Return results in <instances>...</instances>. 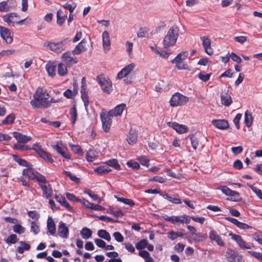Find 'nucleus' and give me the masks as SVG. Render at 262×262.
Here are the masks:
<instances>
[{
  "instance_id": "47",
  "label": "nucleus",
  "mask_w": 262,
  "mask_h": 262,
  "mask_svg": "<svg viewBox=\"0 0 262 262\" xmlns=\"http://www.w3.org/2000/svg\"><path fill=\"white\" fill-rule=\"evenodd\" d=\"M85 193L88 194L94 201L100 203L102 201L101 199L93 191L88 189L85 191Z\"/></svg>"
},
{
  "instance_id": "48",
  "label": "nucleus",
  "mask_w": 262,
  "mask_h": 262,
  "mask_svg": "<svg viewBox=\"0 0 262 262\" xmlns=\"http://www.w3.org/2000/svg\"><path fill=\"white\" fill-rule=\"evenodd\" d=\"M70 115L72 118V123L74 125L75 123V122L77 120V113L76 106H73L70 110Z\"/></svg>"
},
{
  "instance_id": "16",
  "label": "nucleus",
  "mask_w": 262,
  "mask_h": 262,
  "mask_svg": "<svg viewBox=\"0 0 262 262\" xmlns=\"http://www.w3.org/2000/svg\"><path fill=\"white\" fill-rule=\"evenodd\" d=\"M167 125L173 128L177 133L183 134L188 131V127L185 125L180 124L176 122H169Z\"/></svg>"
},
{
  "instance_id": "18",
  "label": "nucleus",
  "mask_w": 262,
  "mask_h": 262,
  "mask_svg": "<svg viewBox=\"0 0 262 262\" xmlns=\"http://www.w3.org/2000/svg\"><path fill=\"white\" fill-rule=\"evenodd\" d=\"M228 90H224V92L221 95V103L226 106H229L232 102V98L230 94H228Z\"/></svg>"
},
{
  "instance_id": "37",
  "label": "nucleus",
  "mask_w": 262,
  "mask_h": 262,
  "mask_svg": "<svg viewBox=\"0 0 262 262\" xmlns=\"http://www.w3.org/2000/svg\"><path fill=\"white\" fill-rule=\"evenodd\" d=\"M111 171V169L106 164L101 165L94 169V171L99 174L106 173Z\"/></svg>"
},
{
  "instance_id": "14",
  "label": "nucleus",
  "mask_w": 262,
  "mask_h": 262,
  "mask_svg": "<svg viewBox=\"0 0 262 262\" xmlns=\"http://www.w3.org/2000/svg\"><path fill=\"white\" fill-rule=\"evenodd\" d=\"M135 64L131 63L123 68L117 74V78L120 79L126 77L130 72L134 70Z\"/></svg>"
},
{
  "instance_id": "28",
  "label": "nucleus",
  "mask_w": 262,
  "mask_h": 262,
  "mask_svg": "<svg viewBox=\"0 0 262 262\" xmlns=\"http://www.w3.org/2000/svg\"><path fill=\"white\" fill-rule=\"evenodd\" d=\"M53 147L54 150L57 151L58 153L61 155L63 157L66 159H70V155L66 152V149L59 145L58 142L56 145H54Z\"/></svg>"
},
{
  "instance_id": "52",
  "label": "nucleus",
  "mask_w": 262,
  "mask_h": 262,
  "mask_svg": "<svg viewBox=\"0 0 262 262\" xmlns=\"http://www.w3.org/2000/svg\"><path fill=\"white\" fill-rule=\"evenodd\" d=\"M147 244V241L143 239L138 242L136 244V248L138 250H142L146 248Z\"/></svg>"
},
{
  "instance_id": "23",
  "label": "nucleus",
  "mask_w": 262,
  "mask_h": 262,
  "mask_svg": "<svg viewBox=\"0 0 262 262\" xmlns=\"http://www.w3.org/2000/svg\"><path fill=\"white\" fill-rule=\"evenodd\" d=\"M209 237L210 240L215 241L219 246H224L225 245L224 242L215 231L211 230L209 232Z\"/></svg>"
},
{
  "instance_id": "59",
  "label": "nucleus",
  "mask_w": 262,
  "mask_h": 262,
  "mask_svg": "<svg viewBox=\"0 0 262 262\" xmlns=\"http://www.w3.org/2000/svg\"><path fill=\"white\" fill-rule=\"evenodd\" d=\"M138 160L142 165L148 167L149 165V159L146 156H141L139 157Z\"/></svg>"
},
{
  "instance_id": "49",
  "label": "nucleus",
  "mask_w": 262,
  "mask_h": 262,
  "mask_svg": "<svg viewBox=\"0 0 262 262\" xmlns=\"http://www.w3.org/2000/svg\"><path fill=\"white\" fill-rule=\"evenodd\" d=\"M24 143H17L13 145V148L19 151H25L31 149L28 146L25 145Z\"/></svg>"
},
{
  "instance_id": "60",
  "label": "nucleus",
  "mask_w": 262,
  "mask_h": 262,
  "mask_svg": "<svg viewBox=\"0 0 262 262\" xmlns=\"http://www.w3.org/2000/svg\"><path fill=\"white\" fill-rule=\"evenodd\" d=\"M248 186L251 188L252 191L257 195V196L261 200H262V192L260 189L256 187H254L251 184H247Z\"/></svg>"
},
{
  "instance_id": "12",
  "label": "nucleus",
  "mask_w": 262,
  "mask_h": 262,
  "mask_svg": "<svg viewBox=\"0 0 262 262\" xmlns=\"http://www.w3.org/2000/svg\"><path fill=\"white\" fill-rule=\"evenodd\" d=\"M229 235L231 237V239L234 241L242 249H250V246L248 245L245 241H244L242 237L237 234L232 233H229Z\"/></svg>"
},
{
  "instance_id": "6",
  "label": "nucleus",
  "mask_w": 262,
  "mask_h": 262,
  "mask_svg": "<svg viewBox=\"0 0 262 262\" xmlns=\"http://www.w3.org/2000/svg\"><path fill=\"white\" fill-rule=\"evenodd\" d=\"M97 80L103 92L110 94L112 91V83L109 79L103 75H99L97 76Z\"/></svg>"
},
{
  "instance_id": "62",
  "label": "nucleus",
  "mask_w": 262,
  "mask_h": 262,
  "mask_svg": "<svg viewBox=\"0 0 262 262\" xmlns=\"http://www.w3.org/2000/svg\"><path fill=\"white\" fill-rule=\"evenodd\" d=\"M242 117V115L240 113L237 114L233 119V122L237 129L240 128L239 121Z\"/></svg>"
},
{
  "instance_id": "56",
  "label": "nucleus",
  "mask_w": 262,
  "mask_h": 262,
  "mask_svg": "<svg viewBox=\"0 0 262 262\" xmlns=\"http://www.w3.org/2000/svg\"><path fill=\"white\" fill-rule=\"evenodd\" d=\"M63 172L65 173L71 181H74L76 183H79L80 182V179L76 176L73 175L70 171L64 170Z\"/></svg>"
},
{
  "instance_id": "42",
  "label": "nucleus",
  "mask_w": 262,
  "mask_h": 262,
  "mask_svg": "<svg viewBox=\"0 0 262 262\" xmlns=\"http://www.w3.org/2000/svg\"><path fill=\"white\" fill-rule=\"evenodd\" d=\"M77 94V90L74 88L73 91L70 89H67L64 92L63 96L68 99H73Z\"/></svg>"
},
{
  "instance_id": "43",
  "label": "nucleus",
  "mask_w": 262,
  "mask_h": 262,
  "mask_svg": "<svg viewBox=\"0 0 262 262\" xmlns=\"http://www.w3.org/2000/svg\"><path fill=\"white\" fill-rule=\"evenodd\" d=\"M80 234L83 238L86 239L91 237L92 231L90 229L84 227L80 231Z\"/></svg>"
},
{
  "instance_id": "8",
  "label": "nucleus",
  "mask_w": 262,
  "mask_h": 262,
  "mask_svg": "<svg viewBox=\"0 0 262 262\" xmlns=\"http://www.w3.org/2000/svg\"><path fill=\"white\" fill-rule=\"evenodd\" d=\"M100 119L102 122V128L105 133L108 132L112 125V120L111 116L108 112H102L100 115Z\"/></svg>"
},
{
  "instance_id": "2",
  "label": "nucleus",
  "mask_w": 262,
  "mask_h": 262,
  "mask_svg": "<svg viewBox=\"0 0 262 262\" xmlns=\"http://www.w3.org/2000/svg\"><path fill=\"white\" fill-rule=\"evenodd\" d=\"M179 36V29L176 26H172L167 31L165 36L163 42L165 48L174 46Z\"/></svg>"
},
{
  "instance_id": "63",
  "label": "nucleus",
  "mask_w": 262,
  "mask_h": 262,
  "mask_svg": "<svg viewBox=\"0 0 262 262\" xmlns=\"http://www.w3.org/2000/svg\"><path fill=\"white\" fill-rule=\"evenodd\" d=\"M126 164L128 167H132L133 169H138L140 168L139 164L138 162L134 161L133 160L128 161L127 162Z\"/></svg>"
},
{
  "instance_id": "33",
  "label": "nucleus",
  "mask_w": 262,
  "mask_h": 262,
  "mask_svg": "<svg viewBox=\"0 0 262 262\" xmlns=\"http://www.w3.org/2000/svg\"><path fill=\"white\" fill-rule=\"evenodd\" d=\"M20 246H18L16 248V251L19 254H23L25 250H29L31 248V246L28 243L24 241H20Z\"/></svg>"
},
{
  "instance_id": "15",
  "label": "nucleus",
  "mask_w": 262,
  "mask_h": 262,
  "mask_svg": "<svg viewBox=\"0 0 262 262\" xmlns=\"http://www.w3.org/2000/svg\"><path fill=\"white\" fill-rule=\"evenodd\" d=\"M39 186L42 190L43 194L47 199H49L53 194V190L51 185L48 183L46 179L45 182H40L38 183Z\"/></svg>"
},
{
  "instance_id": "40",
  "label": "nucleus",
  "mask_w": 262,
  "mask_h": 262,
  "mask_svg": "<svg viewBox=\"0 0 262 262\" xmlns=\"http://www.w3.org/2000/svg\"><path fill=\"white\" fill-rule=\"evenodd\" d=\"M188 56L187 52H181L179 53L171 61L172 63H179L186 59Z\"/></svg>"
},
{
  "instance_id": "19",
  "label": "nucleus",
  "mask_w": 262,
  "mask_h": 262,
  "mask_svg": "<svg viewBox=\"0 0 262 262\" xmlns=\"http://www.w3.org/2000/svg\"><path fill=\"white\" fill-rule=\"evenodd\" d=\"M125 108V104L121 103L117 105L114 109L110 110L108 113L112 117L121 116Z\"/></svg>"
},
{
  "instance_id": "46",
  "label": "nucleus",
  "mask_w": 262,
  "mask_h": 262,
  "mask_svg": "<svg viewBox=\"0 0 262 262\" xmlns=\"http://www.w3.org/2000/svg\"><path fill=\"white\" fill-rule=\"evenodd\" d=\"M77 6V4L75 2H72L71 3H66L63 5V7L68 10L70 11V13H72Z\"/></svg>"
},
{
  "instance_id": "26",
  "label": "nucleus",
  "mask_w": 262,
  "mask_h": 262,
  "mask_svg": "<svg viewBox=\"0 0 262 262\" xmlns=\"http://www.w3.org/2000/svg\"><path fill=\"white\" fill-rule=\"evenodd\" d=\"M138 135L135 129L131 128L128 133L127 141L129 144L134 145L137 142Z\"/></svg>"
},
{
  "instance_id": "10",
  "label": "nucleus",
  "mask_w": 262,
  "mask_h": 262,
  "mask_svg": "<svg viewBox=\"0 0 262 262\" xmlns=\"http://www.w3.org/2000/svg\"><path fill=\"white\" fill-rule=\"evenodd\" d=\"M0 35L1 37L7 43H11L13 41V33L8 28L0 26Z\"/></svg>"
},
{
  "instance_id": "44",
  "label": "nucleus",
  "mask_w": 262,
  "mask_h": 262,
  "mask_svg": "<svg viewBox=\"0 0 262 262\" xmlns=\"http://www.w3.org/2000/svg\"><path fill=\"white\" fill-rule=\"evenodd\" d=\"M253 122V117L251 113L246 111L245 113V123L247 127H249L251 126Z\"/></svg>"
},
{
  "instance_id": "9",
  "label": "nucleus",
  "mask_w": 262,
  "mask_h": 262,
  "mask_svg": "<svg viewBox=\"0 0 262 262\" xmlns=\"http://www.w3.org/2000/svg\"><path fill=\"white\" fill-rule=\"evenodd\" d=\"M226 257L228 262H242V256L237 251L228 248L226 252Z\"/></svg>"
},
{
  "instance_id": "32",
  "label": "nucleus",
  "mask_w": 262,
  "mask_h": 262,
  "mask_svg": "<svg viewBox=\"0 0 262 262\" xmlns=\"http://www.w3.org/2000/svg\"><path fill=\"white\" fill-rule=\"evenodd\" d=\"M12 157L13 160L20 166L26 167V168H28L32 165L26 160L19 158L17 155H13Z\"/></svg>"
},
{
  "instance_id": "17",
  "label": "nucleus",
  "mask_w": 262,
  "mask_h": 262,
  "mask_svg": "<svg viewBox=\"0 0 262 262\" xmlns=\"http://www.w3.org/2000/svg\"><path fill=\"white\" fill-rule=\"evenodd\" d=\"M211 123L215 127L220 129H226L229 127L228 122L225 119H213Z\"/></svg>"
},
{
  "instance_id": "35",
  "label": "nucleus",
  "mask_w": 262,
  "mask_h": 262,
  "mask_svg": "<svg viewBox=\"0 0 262 262\" xmlns=\"http://www.w3.org/2000/svg\"><path fill=\"white\" fill-rule=\"evenodd\" d=\"M81 98L82 100L84 105L85 108V110L87 111V108L88 105H89V96L88 92L86 91V89L81 90Z\"/></svg>"
},
{
  "instance_id": "36",
  "label": "nucleus",
  "mask_w": 262,
  "mask_h": 262,
  "mask_svg": "<svg viewBox=\"0 0 262 262\" xmlns=\"http://www.w3.org/2000/svg\"><path fill=\"white\" fill-rule=\"evenodd\" d=\"M106 166L108 167H112L116 170H120L121 169V166L118 163V161L116 159H112L106 161L104 163Z\"/></svg>"
},
{
  "instance_id": "31",
  "label": "nucleus",
  "mask_w": 262,
  "mask_h": 262,
  "mask_svg": "<svg viewBox=\"0 0 262 262\" xmlns=\"http://www.w3.org/2000/svg\"><path fill=\"white\" fill-rule=\"evenodd\" d=\"M67 18V14H64L61 10L59 9L57 11V24L59 26H61L63 24Z\"/></svg>"
},
{
  "instance_id": "39",
  "label": "nucleus",
  "mask_w": 262,
  "mask_h": 262,
  "mask_svg": "<svg viewBox=\"0 0 262 262\" xmlns=\"http://www.w3.org/2000/svg\"><path fill=\"white\" fill-rule=\"evenodd\" d=\"M67 66L64 63H59L58 65L57 71L58 74L60 76H64L68 73Z\"/></svg>"
},
{
  "instance_id": "50",
  "label": "nucleus",
  "mask_w": 262,
  "mask_h": 262,
  "mask_svg": "<svg viewBox=\"0 0 262 262\" xmlns=\"http://www.w3.org/2000/svg\"><path fill=\"white\" fill-rule=\"evenodd\" d=\"M13 231L17 234H23L25 231V228L20 224H15L13 226Z\"/></svg>"
},
{
  "instance_id": "45",
  "label": "nucleus",
  "mask_w": 262,
  "mask_h": 262,
  "mask_svg": "<svg viewBox=\"0 0 262 262\" xmlns=\"http://www.w3.org/2000/svg\"><path fill=\"white\" fill-rule=\"evenodd\" d=\"M15 118V116L14 114L12 113L10 115H8L5 119H4L2 123L3 124H10L13 123L14 119Z\"/></svg>"
},
{
  "instance_id": "4",
  "label": "nucleus",
  "mask_w": 262,
  "mask_h": 262,
  "mask_svg": "<svg viewBox=\"0 0 262 262\" xmlns=\"http://www.w3.org/2000/svg\"><path fill=\"white\" fill-rule=\"evenodd\" d=\"M67 40V39H64L58 42L47 41L43 43V46L48 48L52 51L59 54L66 49Z\"/></svg>"
},
{
  "instance_id": "54",
  "label": "nucleus",
  "mask_w": 262,
  "mask_h": 262,
  "mask_svg": "<svg viewBox=\"0 0 262 262\" xmlns=\"http://www.w3.org/2000/svg\"><path fill=\"white\" fill-rule=\"evenodd\" d=\"M63 172L65 173L71 181H74L76 183H79L80 182V179L76 176L73 175L70 171L64 170Z\"/></svg>"
},
{
  "instance_id": "5",
  "label": "nucleus",
  "mask_w": 262,
  "mask_h": 262,
  "mask_svg": "<svg viewBox=\"0 0 262 262\" xmlns=\"http://www.w3.org/2000/svg\"><path fill=\"white\" fill-rule=\"evenodd\" d=\"M188 98L180 93H174L170 99V104L172 107L184 105L188 101Z\"/></svg>"
},
{
  "instance_id": "27",
  "label": "nucleus",
  "mask_w": 262,
  "mask_h": 262,
  "mask_svg": "<svg viewBox=\"0 0 262 262\" xmlns=\"http://www.w3.org/2000/svg\"><path fill=\"white\" fill-rule=\"evenodd\" d=\"M55 199L57 202L59 203L61 205L64 207L69 211H71L73 208L67 201L66 198L61 194L55 195Z\"/></svg>"
},
{
  "instance_id": "53",
  "label": "nucleus",
  "mask_w": 262,
  "mask_h": 262,
  "mask_svg": "<svg viewBox=\"0 0 262 262\" xmlns=\"http://www.w3.org/2000/svg\"><path fill=\"white\" fill-rule=\"evenodd\" d=\"M6 243L7 244H15L18 241L17 236L15 234H11L7 237L6 239Z\"/></svg>"
},
{
  "instance_id": "38",
  "label": "nucleus",
  "mask_w": 262,
  "mask_h": 262,
  "mask_svg": "<svg viewBox=\"0 0 262 262\" xmlns=\"http://www.w3.org/2000/svg\"><path fill=\"white\" fill-rule=\"evenodd\" d=\"M183 215L181 216H166L164 217V220L167 222H169L172 224H175L176 223H181L183 222Z\"/></svg>"
},
{
  "instance_id": "21",
  "label": "nucleus",
  "mask_w": 262,
  "mask_h": 262,
  "mask_svg": "<svg viewBox=\"0 0 262 262\" xmlns=\"http://www.w3.org/2000/svg\"><path fill=\"white\" fill-rule=\"evenodd\" d=\"M102 42L104 51L106 53L111 47L110 35L107 31H104L102 33Z\"/></svg>"
},
{
  "instance_id": "7",
  "label": "nucleus",
  "mask_w": 262,
  "mask_h": 262,
  "mask_svg": "<svg viewBox=\"0 0 262 262\" xmlns=\"http://www.w3.org/2000/svg\"><path fill=\"white\" fill-rule=\"evenodd\" d=\"M32 149L34 150L39 157L43 160L50 163L54 162V160L52 158L51 155L49 152L43 150L40 145L34 144L32 146Z\"/></svg>"
},
{
  "instance_id": "61",
  "label": "nucleus",
  "mask_w": 262,
  "mask_h": 262,
  "mask_svg": "<svg viewBox=\"0 0 262 262\" xmlns=\"http://www.w3.org/2000/svg\"><path fill=\"white\" fill-rule=\"evenodd\" d=\"M71 150L76 154L81 155L83 153L81 147L78 145H72L71 146Z\"/></svg>"
},
{
  "instance_id": "34",
  "label": "nucleus",
  "mask_w": 262,
  "mask_h": 262,
  "mask_svg": "<svg viewBox=\"0 0 262 262\" xmlns=\"http://www.w3.org/2000/svg\"><path fill=\"white\" fill-rule=\"evenodd\" d=\"M47 228L48 231L51 235H54L56 231L55 224L53 220L51 217H49L47 221Z\"/></svg>"
},
{
  "instance_id": "30",
  "label": "nucleus",
  "mask_w": 262,
  "mask_h": 262,
  "mask_svg": "<svg viewBox=\"0 0 262 262\" xmlns=\"http://www.w3.org/2000/svg\"><path fill=\"white\" fill-rule=\"evenodd\" d=\"M86 40L83 39L80 42L72 51V53L74 55H78L80 54L82 52L86 50L85 47L84 46V44L86 43Z\"/></svg>"
},
{
  "instance_id": "51",
  "label": "nucleus",
  "mask_w": 262,
  "mask_h": 262,
  "mask_svg": "<svg viewBox=\"0 0 262 262\" xmlns=\"http://www.w3.org/2000/svg\"><path fill=\"white\" fill-rule=\"evenodd\" d=\"M40 231L39 226L35 222L32 221L31 223V232L33 233L34 235L38 234Z\"/></svg>"
},
{
  "instance_id": "11",
  "label": "nucleus",
  "mask_w": 262,
  "mask_h": 262,
  "mask_svg": "<svg viewBox=\"0 0 262 262\" xmlns=\"http://www.w3.org/2000/svg\"><path fill=\"white\" fill-rule=\"evenodd\" d=\"M72 54H73L72 52H67L62 55V61L67 66H70L78 62L77 58L74 55L72 56Z\"/></svg>"
},
{
  "instance_id": "3",
  "label": "nucleus",
  "mask_w": 262,
  "mask_h": 262,
  "mask_svg": "<svg viewBox=\"0 0 262 262\" xmlns=\"http://www.w3.org/2000/svg\"><path fill=\"white\" fill-rule=\"evenodd\" d=\"M23 174L29 180L37 181L38 183L46 182V177L33 169L32 165L28 168L24 169Z\"/></svg>"
},
{
  "instance_id": "20",
  "label": "nucleus",
  "mask_w": 262,
  "mask_h": 262,
  "mask_svg": "<svg viewBox=\"0 0 262 262\" xmlns=\"http://www.w3.org/2000/svg\"><path fill=\"white\" fill-rule=\"evenodd\" d=\"M201 39L203 42V46L205 52L209 55H212L213 54V50L211 48V41L210 39L206 36L201 37Z\"/></svg>"
},
{
  "instance_id": "58",
  "label": "nucleus",
  "mask_w": 262,
  "mask_h": 262,
  "mask_svg": "<svg viewBox=\"0 0 262 262\" xmlns=\"http://www.w3.org/2000/svg\"><path fill=\"white\" fill-rule=\"evenodd\" d=\"M211 74H205L204 72H201L199 73L198 77L200 79L204 82H206L209 80Z\"/></svg>"
},
{
  "instance_id": "1",
  "label": "nucleus",
  "mask_w": 262,
  "mask_h": 262,
  "mask_svg": "<svg viewBox=\"0 0 262 262\" xmlns=\"http://www.w3.org/2000/svg\"><path fill=\"white\" fill-rule=\"evenodd\" d=\"M33 99L30 101L32 107L35 109L39 108H48L50 107L48 102L49 95L46 89L38 87L33 95Z\"/></svg>"
},
{
  "instance_id": "41",
  "label": "nucleus",
  "mask_w": 262,
  "mask_h": 262,
  "mask_svg": "<svg viewBox=\"0 0 262 262\" xmlns=\"http://www.w3.org/2000/svg\"><path fill=\"white\" fill-rule=\"evenodd\" d=\"M97 234L99 237L105 239L108 242H110L111 239V237L110 233L105 230H99L98 231Z\"/></svg>"
},
{
  "instance_id": "64",
  "label": "nucleus",
  "mask_w": 262,
  "mask_h": 262,
  "mask_svg": "<svg viewBox=\"0 0 262 262\" xmlns=\"http://www.w3.org/2000/svg\"><path fill=\"white\" fill-rule=\"evenodd\" d=\"M115 240L118 242H122L124 240L123 235L119 232H115L113 234Z\"/></svg>"
},
{
  "instance_id": "57",
  "label": "nucleus",
  "mask_w": 262,
  "mask_h": 262,
  "mask_svg": "<svg viewBox=\"0 0 262 262\" xmlns=\"http://www.w3.org/2000/svg\"><path fill=\"white\" fill-rule=\"evenodd\" d=\"M63 172L65 173L71 181H74L76 183H79L80 182V179L76 176L73 175L70 171L64 170Z\"/></svg>"
},
{
  "instance_id": "24",
  "label": "nucleus",
  "mask_w": 262,
  "mask_h": 262,
  "mask_svg": "<svg viewBox=\"0 0 262 262\" xmlns=\"http://www.w3.org/2000/svg\"><path fill=\"white\" fill-rule=\"evenodd\" d=\"M14 137L17 140L18 143H26L31 140V138L20 133L14 132L13 133Z\"/></svg>"
},
{
  "instance_id": "25",
  "label": "nucleus",
  "mask_w": 262,
  "mask_h": 262,
  "mask_svg": "<svg viewBox=\"0 0 262 262\" xmlns=\"http://www.w3.org/2000/svg\"><path fill=\"white\" fill-rule=\"evenodd\" d=\"M46 69L49 76L54 77L56 75V66L54 62L49 61L46 65Z\"/></svg>"
},
{
  "instance_id": "22",
  "label": "nucleus",
  "mask_w": 262,
  "mask_h": 262,
  "mask_svg": "<svg viewBox=\"0 0 262 262\" xmlns=\"http://www.w3.org/2000/svg\"><path fill=\"white\" fill-rule=\"evenodd\" d=\"M58 233L62 238H67L69 235V229L66 224L62 222L59 223L58 228Z\"/></svg>"
},
{
  "instance_id": "13",
  "label": "nucleus",
  "mask_w": 262,
  "mask_h": 262,
  "mask_svg": "<svg viewBox=\"0 0 262 262\" xmlns=\"http://www.w3.org/2000/svg\"><path fill=\"white\" fill-rule=\"evenodd\" d=\"M217 189L222 191V192L225 195L232 196V198L231 199V200L232 201L236 202L238 201V200L235 198H233L239 195V193L238 192L232 190L226 186H220L217 187Z\"/></svg>"
},
{
  "instance_id": "55",
  "label": "nucleus",
  "mask_w": 262,
  "mask_h": 262,
  "mask_svg": "<svg viewBox=\"0 0 262 262\" xmlns=\"http://www.w3.org/2000/svg\"><path fill=\"white\" fill-rule=\"evenodd\" d=\"M63 172L65 173L71 181H74L76 183H79L80 182V179L76 176L73 175L70 171L64 170Z\"/></svg>"
},
{
  "instance_id": "29",
  "label": "nucleus",
  "mask_w": 262,
  "mask_h": 262,
  "mask_svg": "<svg viewBox=\"0 0 262 262\" xmlns=\"http://www.w3.org/2000/svg\"><path fill=\"white\" fill-rule=\"evenodd\" d=\"M18 15L15 13H10L3 16V20L7 23L10 26H14L15 21L13 20L14 17H17Z\"/></svg>"
}]
</instances>
